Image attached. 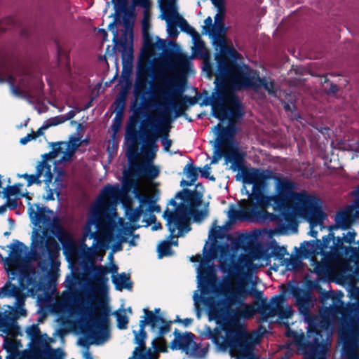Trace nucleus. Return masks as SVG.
<instances>
[{
	"instance_id": "obj_1",
	"label": "nucleus",
	"mask_w": 359,
	"mask_h": 359,
	"mask_svg": "<svg viewBox=\"0 0 359 359\" xmlns=\"http://www.w3.org/2000/svg\"><path fill=\"white\" fill-rule=\"evenodd\" d=\"M204 258L200 262L197 270V282L198 290L193 295L194 310L198 319L201 317L202 308L201 303L206 307L209 320L224 322L227 327L225 337L222 336L217 329L205 327L203 334L210 339L220 350L228 349L230 332L238 333L243 325L241 320L252 318L256 312L252 305L245 303L247 297L251 294L257 297L262 295V292L253 290L255 283H252L251 289L247 288L243 283L233 286L230 283L222 285L218 290L217 277L212 262L217 257V250L210 247L206 250L203 248Z\"/></svg>"
},
{
	"instance_id": "obj_2",
	"label": "nucleus",
	"mask_w": 359,
	"mask_h": 359,
	"mask_svg": "<svg viewBox=\"0 0 359 359\" xmlns=\"http://www.w3.org/2000/svg\"><path fill=\"white\" fill-rule=\"evenodd\" d=\"M351 296L359 299V287L351 290ZM332 304L322 308L318 315L311 314L310 309L313 306L316 298L309 292H304L296 296V304L303 321L307 325L309 355L307 359H326L328 355L327 342L324 333L329 337L332 332V326L341 316L340 335L345 348L348 342L355 351H359V302L348 303L344 306L341 297L332 296Z\"/></svg>"
},
{
	"instance_id": "obj_3",
	"label": "nucleus",
	"mask_w": 359,
	"mask_h": 359,
	"mask_svg": "<svg viewBox=\"0 0 359 359\" xmlns=\"http://www.w3.org/2000/svg\"><path fill=\"white\" fill-rule=\"evenodd\" d=\"M134 196L139 201L137 208H133L128 203L123 202L125 215L130 224L126 223L123 218L118 217L115 212L111 214L103 212L104 204L101 202L93 208V215L86 226V236L96 241L100 236L112 239L122 233L130 234L140 226L138 222L141 219L144 226L154 222L156 217L154 212H159L160 206L149 196L142 194L138 190H135ZM113 210L115 211V209L113 208Z\"/></svg>"
},
{
	"instance_id": "obj_4",
	"label": "nucleus",
	"mask_w": 359,
	"mask_h": 359,
	"mask_svg": "<svg viewBox=\"0 0 359 359\" xmlns=\"http://www.w3.org/2000/svg\"><path fill=\"white\" fill-rule=\"evenodd\" d=\"M297 184L287 177L276 179V194L271 196V205L275 211L279 212L280 221L292 223L294 221V215L288 205L289 201L294 203V207L300 212L309 215L313 222L320 221V201L314 195L309 194L305 190L297 192Z\"/></svg>"
},
{
	"instance_id": "obj_5",
	"label": "nucleus",
	"mask_w": 359,
	"mask_h": 359,
	"mask_svg": "<svg viewBox=\"0 0 359 359\" xmlns=\"http://www.w3.org/2000/svg\"><path fill=\"white\" fill-rule=\"evenodd\" d=\"M8 247L11 250L8 256L4 258L0 254V257L5 265L9 267L19 266L26 259L37 261L38 267L43 272H47L50 266L59 265L57 259L60 247L55 238L50 236L36 235L32 239L31 252H29L28 248L23 243L18 240H14Z\"/></svg>"
},
{
	"instance_id": "obj_6",
	"label": "nucleus",
	"mask_w": 359,
	"mask_h": 359,
	"mask_svg": "<svg viewBox=\"0 0 359 359\" xmlns=\"http://www.w3.org/2000/svg\"><path fill=\"white\" fill-rule=\"evenodd\" d=\"M169 204L175 209L171 211L167 208L163 217L166 221L170 240L175 236H184L191 230V217L195 221H201L207 215L206 211L197 210L201 205V196L195 191L182 189L170 201Z\"/></svg>"
},
{
	"instance_id": "obj_7",
	"label": "nucleus",
	"mask_w": 359,
	"mask_h": 359,
	"mask_svg": "<svg viewBox=\"0 0 359 359\" xmlns=\"http://www.w3.org/2000/svg\"><path fill=\"white\" fill-rule=\"evenodd\" d=\"M217 71L223 82L227 80L232 90L253 89L258 90L264 88L269 95H275L276 89L273 81L270 78L260 77L258 71L247 65L231 64L224 55H216Z\"/></svg>"
},
{
	"instance_id": "obj_8",
	"label": "nucleus",
	"mask_w": 359,
	"mask_h": 359,
	"mask_svg": "<svg viewBox=\"0 0 359 359\" xmlns=\"http://www.w3.org/2000/svg\"><path fill=\"white\" fill-rule=\"evenodd\" d=\"M8 281L0 287V298H15V314L25 316V296L22 290H27L33 293L39 289L38 276L33 267H22L20 269L6 268Z\"/></svg>"
},
{
	"instance_id": "obj_9",
	"label": "nucleus",
	"mask_w": 359,
	"mask_h": 359,
	"mask_svg": "<svg viewBox=\"0 0 359 359\" xmlns=\"http://www.w3.org/2000/svg\"><path fill=\"white\" fill-rule=\"evenodd\" d=\"M356 233L354 231H348L346 234L343 233L342 236H335L333 232H330L327 235L322 238V241L316 239L315 241H304L300 246V255L304 258L316 255H321V260L317 261L312 259V266H313L314 273L320 278L325 277L332 272L346 269V264L332 266L330 262L326 259L325 252L330 251V248L336 239L340 238L344 243L351 245L355 243Z\"/></svg>"
},
{
	"instance_id": "obj_10",
	"label": "nucleus",
	"mask_w": 359,
	"mask_h": 359,
	"mask_svg": "<svg viewBox=\"0 0 359 359\" xmlns=\"http://www.w3.org/2000/svg\"><path fill=\"white\" fill-rule=\"evenodd\" d=\"M220 80L221 86L217 83L215 91L212 92L211 96L206 97L203 100V104L206 106H211L212 115L223 121L226 118H231L233 119H241L243 117L244 113L242 104L238 97L229 92L224 86L221 78L218 75L215 81Z\"/></svg>"
},
{
	"instance_id": "obj_11",
	"label": "nucleus",
	"mask_w": 359,
	"mask_h": 359,
	"mask_svg": "<svg viewBox=\"0 0 359 359\" xmlns=\"http://www.w3.org/2000/svg\"><path fill=\"white\" fill-rule=\"evenodd\" d=\"M217 135L215 140L214 156L212 163L217 162L222 156L226 163H231L230 169L233 171L248 170L244 168L245 154L239 151L233 142V137L228 128L222 126L219 123L215 127Z\"/></svg>"
},
{
	"instance_id": "obj_12",
	"label": "nucleus",
	"mask_w": 359,
	"mask_h": 359,
	"mask_svg": "<svg viewBox=\"0 0 359 359\" xmlns=\"http://www.w3.org/2000/svg\"><path fill=\"white\" fill-rule=\"evenodd\" d=\"M114 8V18L108 29L113 34L114 46L123 53L126 50L128 43L132 44L133 22L127 16V0H111Z\"/></svg>"
},
{
	"instance_id": "obj_13",
	"label": "nucleus",
	"mask_w": 359,
	"mask_h": 359,
	"mask_svg": "<svg viewBox=\"0 0 359 359\" xmlns=\"http://www.w3.org/2000/svg\"><path fill=\"white\" fill-rule=\"evenodd\" d=\"M243 182L245 184H252V192L244 187L242 189L245 191V194L249 198H253L256 201V205L259 209H264L271 205V196H265L264 194L266 187L265 177L264 174L258 169L252 168L250 170H242Z\"/></svg>"
},
{
	"instance_id": "obj_14",
	"label": "nucleus",
	"mask_w": 359,
	"mask_h": 359,
	"mask_svg": "<svg viewBox=\"0 0 359 359\" xmlns=\"http://www.w3.org/2000/svg\"><path fill=\"white\" fill-rule=\"evenodd\" d=\"M228 348L236 359H255L254 348L259 341V336L248 333L245 327L240 328L238 333L230 332Z\"/></svg>"
},
{
	"instance_id": "obj_15",
	"label": "nucleus",
	"mask_w": 359,
	"mask_h": 359,
	"mask_svg": "<svg viewBox=\"0 0 359 359\" xmlns=\"http://www.w3.org/2000/svg\"><path fill=\"white\" fill-rule=\"evenodd\" d=\"M88 322L86 325L85 336L90 344L102 345L110 338L108 326L109 311L103 309L99 316H96L94 310H90L88 314Z\"/></svg>"
},
{
	"instance_id": "obj_16",
	"label": "nucleus",
	"mask_w": 359,
	"mask_h": 359,
	"mask_svg": "<svg viewBox=\"0 0 359 359\" xmlns=\"http://www.w3.org/2000/svg\"><path fill=\"white\" fill-rule=\"evenodd\" d=\"M285 302V298L283 294L278 295V302L276 304V316H277L279 320L287 328L285 336L292 339L294 344L299 349L304 351V353L309 355L308 339H305L304 332L302 330L299 332L294 331L289 327L290 325L289 320L292 317L294 311Z\"/></svg>"
},
{
	"instance_id": "obj_17",
	"label": "nucleus",
	"mask_w": 359,
	"mask_h": 359,
	"mask_svg": "<svg viewBox=\"0 0 359 359\" xmlns=\"http://www.w3.org/2000/svg\"><path fill=\"white\" fill-rule=\"evenodd\" d=\"M26 334L29 338V348L47 359H63L64 353L58 348L52 349L47 341V335L41 334L39 327L33 324L26 329Z\"/></svg>"
},
{
	"instance_id": "obj_18",
	"label": "nucleus",
	"mask_w": 359,
	"mask_h": 359,
	"mask_svg": "<svg viewBox=\"0 0 359 359\" xmlns=\"http://www.w3.org/2000/svg\"><path fill=\"white\" fill-rule=\"evenodd\" d=\"M162 319L159 317L154 316L151 313L148 312L147 316L144 320L140 321V330L139 332L133 331L135 334L134 341L138 345L140 351L137 353V359H158V353L152 350L151 348H146L145 339L147 333L144 330L145 326L149 325L151 330H154L156 326L162 323Z\"/></svg>"
},
{
	"instance_id": "obj_19",
	"label": "nucleus",
	"mask_w": 359,
	"mask_h": 359,
	"mask_svg": "<svg viewBox=\"0 0 359 359\" xmlns=\"http://www.w3.org/2000/svg\"><path fill=\"white\" fill-rule=\"evenodd\" d=\"M357 243L358 244V247L346 246L342 245L341 239H336L330 248V251L325 252L326 259L330 262L332 266L345 264L346 267L347 262L345 256L350 255L356 260L357 266L355 273L359 274V241Z\"/></svg>"
},
{
	"instance_id": "obj_20",
	"label": "nucleus",
	"mask_w": 359,
	"mask_h": 359,
	"mask_svg": "<svg viewBox=\"0 0 359 359\" xmlns=\"http://www.w3.org/2000/svg\"><path fill=\"white\" fill-rule=\"evenodd\" d=\"M286 255H287V248L279 246L275 241H271L268 246L262 243H257L251 248L252 257L254 260L261 262L262 265L270 264L272 257L282 264Z\"/></svg>"
},
{
	"instance_id": "obj_21",
	"label": "nucleus",
	"mask_w": 359,
	"mask_h": 359,
	"mask_svg": "<svg viewBox=\"0 0 359 359\" xmlns=\"http://www.w3.org/2000/svg\"><path fill=\"white\" fill-rule=\"evenodd\" d=\"M161 120L156 116H151L147 118V125L154 131L147 129L142 130L144 135L142 140V153L146 158L152 160L158 151V133L161 130Z\"/></svg>"
},
{
	"instance_id": "obj_22",
	"label": "nucleus",
	"mask_w": 359,
	"mask_h": 359,
	"mask_svg": "<svg viewBox=\"0 0 359 359\" xmlns=\"http://www.w3.org/2000/svg\"><path fill=\"white\" fill-rule=\"evenodd\" d=\"M158 75L161 79L160 81L163 83V85L158 88V93L163 98L165 111H174L176 114V116H177L180 115V104L176 100V98L180 96L182 90H180L178 92L177 89L174 88H171L167 90L166 86L172 87L175 86L176 83L175 79L170 77L165 72H160Z\"/></svg>"
},
{
	"instance_id": "obj_23",
	"label": "nucleus",
	"mask_w": 359,
	"mask_h": 359,
	"mask_svg": "<svg viewBox=\"0 0 359 359\" xmlns=\"http://www.w3.org/2000/svg\"><path fill=\"white\" fill-rule=\"evenodd\" d=\"M230 222L248 221L250 222H264L270 220L273 215L269 213L266 210H260L256 205L251 208L236 210L234 205L231 204L229 211L226 212Z\"/></svg>"
},
{
	"instance_id": "obj_24",
	"label": "nucleus",
	"mask_w": 359,
	"mask_h": 359,
	"mask_svg": "<svg viewBox=\"0 0 359 359\" xmlns=\"http://www.w3.org/2000/svg\"><path fill=\"white\" fill-rule=\"evenodd\" d=\"M89 273L91 281L86 282L83 290L87 295L95 296L98 294H104L107 291L108 269L102 265L93 266Z\"/></svg>"
},
{
	"instance_id": "obj_25",
	"label": "nucleus",
	"mask_w": 359,
	"mask_h": 359,
	"mask_svg": "<svg viewBox=\"0 0 359 359\" xmlns=\"http://www.w3.org/2000/svg\"><path fill=\"white\" fill-rule=\"evenodd\" d=\"M102 197H109L111 199H112L115 203H117L118 201H121L123 206V202L128 203L129 204V205L130 206V198L123 194L121 189L120 188L118 184H114V185L107 184V185L104 186L101 191V197L99 200H97L96 203H95L93 205V206L92 207L90 215L89 218L88 219L87 222L86 224V226L84 228V231H83V236L86 238H89L88 236H86V226H87L88 221L90 220V219L91 218V217L93 215V208L97 204H98L101 202L104 203V206L103 208V212H107L109 214H111L114 212L113 208H114L116 210L115 205H111V207L110 208V209L108 211L107 210V205L104 203V201H103ZM114 212L116 213V210Z\"/></svg>"
},
{
	"instance_id": "obj_26",
	"label": "nucleus",
	"mask_w": 359,
	"mask_h": 359,
	"mask_svg": "<svg viewBox=\"0 0 359 359\" xmlns=\"http://www.w3.org/2000/svg\"><path fill=\"white\" fill-rule=\"evenodd\" d=\"M242 248L240 239H232L230 244L219 246V262L221 268L224 269H235L238 263V253Z\"/></svg>"
},
{
	"instance_id": "obj_27",
	"label": "nucleus",
	"mask_w": 359,
	"mask_h": 359,
	"mask_svg": "<svg viewBox=\"0 0 359 359\" xmlns=\"http://www.w3.org/2000/svg\"><path fill=\"white\" fill-rule=\"evenodd\" d=\"M81 143L80 137H72L69 142H57L53 144V151L50 153L53 157H57L60 154L63 156L60 161L62 162L69 161L72 159L73 155Z\"/></svg>"
},
{
	"instance_id": "obj_28",
	"label": "nucleus",
	"mask_w": 359,
	"mask_h": 359,
	"mask_svg": "<svg viewBox=\"0 0 359 359\" xmlns=\"http://www.w3.org/2000/svg\"><path fill=\"white\" fill-rule=\"evenodd\" d=\"M355 200L353 206H348L345 210H340L337 212L334 218L335 225L337 228L347 229L351 224L352 219L350 213L352 210H355V215L359 217V187L355 190Z\"/></svg>"
},
{
	"instance_id": "obj_29",
	"label": "nucleus",
	"mask_w": 359,
	"mask_h": 359,
	"mask_svg": "<svg viewBox=\"0 0 359 359\" xmlns=\"http://www.w3.org/2000/svg\"><path fill=\"white\" fill-rule=\"evenodd\" d=\"M175 338L172 341L171 348L173 350H182L187 354L194 355L197 349V345L194 342V334L187 332L185 334H177V330L175 332Z\"/></svg>"
},
{
	"instance_id": "obj_30",
	"label": "nucleus",
	"mask_w": 359,
	"mask_h": 359,
	"mask_svg": "<svg viewBox=\"0 0 359 359\" xmlns=\"http://www.w3.org/2000/svg\"><path fill=\"white\" fill-rule=\"evenodd\" d=\"M52 180L51 165L45 161H41L36 166V173L29 175L27 178V186L29 187L32 184H41L43 182L48 187V184L51 183Z\"/></svg>"
},
{
	"instance_id": "obj_31",
	"label": "nucleus",
	"mask_w": 359,
	"mask_h": 359,
	"mask_svg": "<svg viewBox=\"0 0 359 359\" xmlns=\"http://www.w3.org/2000/svg\"><path fill=\"white\" fill-rule=\"evenodd\" d=\"M149 76L147 69L140 70L134 84V95L136 97H140L142 102L145 101V95L149 93L147 90V86L149 83Z\"/></svg>"
},
{
	"instance_id": "obj_32",
	"label": "nucleus",
	"mask_w": 359,
	"mask_h": 359,
	"mask_svg": "<svg viewBox=\"0 0 359 359\" xmlns=\"http://www.w3.org/2000/svg\"><path fill=\"white\" fill-rule=\"evenodd\" d=\"M160 311H161V309L159 308H156L154 309V312L149 311L147 308H144L143 309V312L144 313V315L142 317V318H143L142 320H144L146 316L148 314V312H150L154 316H157V317H159L160 318H161L162 321H163L162 323H161L156 326V328L154 330H151L152 332H156L157 334V338L154 339L151 343L154 348H157L156 340L161 339V338H163V336L165 334H167L170 331V323L168 322L165 321L163 319V318L160 316Z\"/></svg>"
},
{
	"instance_id": "obj_33",
	"label": "nucleus",
	"mask_w": 359,
	"mask_h": 359,
	"mask_svg": "<svg viewBox=\"0 0 359 359\" xmlns=\"http://www.w3.org/2000/svg\"><path fill=\"white\" fill-rule=\"evenodd\" d=\"M50 232L60 242L65 251L73 248L74 243L69 234L58 223L51 224Z\"/></svg>"
},
{
	"instance_id": "obj_34",
	"label": "nucleus",
	"mask_w": 359,
	"mask_h": 359,
	"mask_svg": "<svg viewBox=\"0 0 359 359\" xmlns=\"http://www.w3.org/2000/svg\"><path fill=\"white\" fill-rule=\"evenodd\" d=\"M161 11V18L165 21L179 20L181 18L177 11L176 0L168 1L167 4H160Z\"/></svg>"
},
{
	"instance_id": "obj_35",
	"label": "nucleus",
	"mask_w": 359,
	"mask_h": 359,
	"mask_svg": "<svg viewBox=\"0 0 359 359\" xmlns=\"http://www.w3.org/2000/svg\"><path fill=\"white\" fill-rule=\"evenodd\" d=\"M277 302L278 295H276L271 299L269 304L266 303V302H262L257 308L255 307V304H250L255 307L256 311L255 313H259L263 319L266 320L269 318L276 316V304ZM255 314L256 313H255Z\"/></svg>"
},
{
	"instance_id": "obj_36",
	"label": "nucleus",
	"mask_w": 359,
	"mask_h": 359,
	"mask_svg": "<svg viewBox=\"0 0 359 359\" xmlns=\"http://www.w3.org/2000/svg\"><path fill=\"white\" fill-rule=\"evenodd\" d=\"M8 345L13 346V349L7 359H47L35 351H32L31 348L29 351H20L13 343H8Z\"/></svg>"
},
{
	"instance_id": "obj_37",
	"label": "nucleus",
	"mask_w": 359,
	"mask_h": 359,
	"mask_svg": "<svg viewBox=\"0 0 359 359\" xmlns=\"http://www.w3.org/2000/svg\"><path fill=\"white\" fill-rule=\"evenodd\" d=\"M112 283L114 284L116 290L121 291L123 289L128 290H132L133 283L130 279L129 275L123 272L119 274L112 275Z\"/></svg>"
},
{
	"instance_id": "obj_38",
	"label": "nucleus",
	"mask_w": 359,
	"mask_h": 359,
	"mask_svg": "<svg viewBox=\"0 0 359 359\" xmlns=\"http://www.w3.org/2000/svg\"><path fill=\"white\" fill-rule=\"evenodd\" d=\"M28 212L30 219L35 225H39L41 223L43 224L46 221L50 222V219L44 214L43 208L39 206L36 207V210H35L33 207H29Z\"/></svg>"
},
{
	"instance_id": "obj_39",
	"label": "nucleus",
	"mask_w": 359,
	"mask_h": 359,
	"mask_svg": "<svg viewBox=\"0 0 359 359\" xmlns=\"http://www.w3.org/2000/svg\"><path fill=\"white\" fill-rule=\"evenodd\" d=\"M196 34V36H193L194 43V53L200 55L201 57L208 59L209 57V53L208 50L205 47L204 43L201 41L199 36Z\"/></svg>"
},
{
	"instance_id": "obj_40",
	"label": "nucleus",
	"mask_w": 359,
	"mask_h": 359,
	"mask_svg": "<svg viewBox=\"0 0 359 359\" xmlns=\"http://www.w3.org/2000/svg\"><path fill=\"white\" fill-rule=\"evenodd\" d=\"M145 163H130L128 170L124 171L126 174L130 176L138 178L144 173Z\"/></svg>"
},
{
	"instance_id": "obj_41",
	"label": "nucleus",
	"mask_w": 359,
	"mask_h": 359,
	"mask_svg": "<svg viewBox=\"0 0 359 359\" xmlns=\"http://www.w3.org/2000/svg\"><path fill=\"white\" fill-rule=\"evenodd\" d=\"M143 156L147 159V162L145 163L144 175H145L147 177L151 180L156 179L159 175V168L157 166L153 165V159L149 160V158H146L144 155Z\"/></svg>"
},
{
	"instance_id": "obj_42",
	"label": "nucleus",
	"mask_w": 359,
	"mask_h": 359,
	"mask_svg": "<svg viewBox=\"0 0 359 359\" xmlns=\"http://www.w3.org/2000/svg\"><path fill=\"white\" fill-rule=\"evenodd\" d=\"M122 190L124 192L133 191L134 194L135 190H138L137 188V184L134 180V178L129 175L123 172V179L122 181Z\"/></svg>"
},
{
	"instance_id": "obj_43",
	"label": "nucleus",
	"mask_w": 359,
	"mask_h": 359,
	"mask_svg": "<svg viewBox=\"0 0 359 359\" xmlns=\"http://www.w3.org/2000/svg\"><path fill=\"white\" fill-rule=\"evenodd\" d=\"M116 102H118L117 107H118V110L116 113L115 117L114 118V123L112 126V129L114 131V133H116L121 127L123 116V110L124 107L123 100H116Z\"/></svg>"
},
{
	"instance_id": "obj_44",
	"label": "nucleus",
	"mask_w": 359,
	"mask_h": 359,
	"mask_svg": "<svg viewBox=\"0 0 359 359\" xmlns=\"http://www.w3.org/2000/svg\"><path fill=\"white\" fill-rule=\"evenodd\" d=\"M281 264L285 265L288 271H297L301 269L302 266L301 259L297 257L285 259Z\"/></svg>"
},
{
	"instance_id": "obj_45",
	"label": "nucleus",
	"mask_w": 359,
	"mask_h": 359,
	"mask_svg": "<svg viewBox=\"0 0 359 359\" xmlns=\"http://www.w3.org/2000/svg\"><path fill=\"white\" fill-rule=\"evenodd\" d=\"M157 251L158 258L172 255L170 241H161L158 245Z\"/></svg>"
},
{
	"instance_id": "obj_46",
	"label": "nucleus",
	"mask_w": 359,
	"mask_h": 359,
	"mask_svg": "<svg viewBox=\"0 0 359 359\" xmlns=\"http://www.w3.org/2000/svg\"><path fill=\"white\" fill-rule=\"evenodd\" d=\"M212 4L217 8L218 13L215 16V25L223 23V13L224 12V0H211Z\"/></svg>"
},
{
	"instance_id": "obj_47",
	"label": "nucleus",
	"mask_w": 359,
	"mask_h": 359,
	"mask_svg": "<svg viewBox=\"0 0 359 359\" xmlns=\"http://www.w3.org/2000/svg\"><path fill=\"white\" fill-rule=\"evenodd\" d=\"M209 36L212 39V44L221 52L224 51L226 46L224 36L218 33H210Z\"/></svg>"
},
{
	"instance_id": "obj_48",
	"label": "nucleus",
	"mask_w": 359,
	"mask_h": 359,
	"mask_svg": "<svg viewBox=\"0 0 359 359\" xmlns=\"http://www.w3.org/2000/svg\"><path fill=\"white\" fill-rule=\"evenodd\" d=\"M320 212H321V213H322V215H323V216H322V219H320V221H319V222H315V223H314V222H313V221H311V220L310 219L309 215H308V214H306V213H305V212H301L304 216H305V217L307 218L308 221L309 222L310 227H311V230H310V231L309 232V234L311 236L313 237V238H317V236H318V231H316V230H314V228H315L316 226H318V225H322V224H323V222L324 219H325V217H326L325 214L322 211V210H321V209H320Z\"/></svg>"
},
{
	"instance_id": "obj_49",
	"label": "nucleus",
	"mask_w": 359,
	"mask_h": 359,
	"mask_svg": "<svg viewBox=\"0 0 359 359\" xmlns=\"http://www.w3.org/2000/svg\"><path fill=\"white\" fill-rule=\"evenodd\" d=\"M114 315L116 318L117 327L121 330L127 328L128 318L126 316V311L121 310L118 311H116L114 313Z\"/></svg>"
},
{
	"instance_id": "obj_50",
	"label": "nucleus",
	"mask_w": 359,
	"mask_h": 359,
	"mask_svg": "<svg viewBox=\"0 0 359 359\" xmlns=\"http://www.w3.org/2000/svg\"><path fill=\"white\" fill-rule=\"evenodd\" d=\"M346 342L345 348H342V357L344 359H359V351H355Z\"/></svg>"
},
{
	"instance_id": "obj_51",
	"label": "nucleus",
	"mask_w": 359,
	"mask_h": 359,
	"mask_svg": "<svg viewBox=\"0 0 359 359\" xmlns=\"http://www.w3.org/2000/svg\"><path fill=\"white\" fill-rule=\"evenodd\" d=\"M62 123V120L60 119V116H57L55 117H52L49 119L45 121L41 126V127L38 130V134L40 135L41 133V130H46L52 126H55L59 124Z\"/></svg>"
},
{
	"instance_id": "obj_52",
	"label": "nucleus",
	"mask_w": 359,
	"mask_h": 359,
	"mask_svg": "<svg viewBox=\"0 0 359 359\" xmlns=\"http://www.w3.org/2000/svg\"><path fill=\"white\" fill-rule=\"evenodd\" d=\"M133 5L139 6L144 8V20L143 25L145 27V23L147 18L149 15V9L150 7V1L149 0H132Z\"/></svg>"
},
{
	"instance_id": "obj_53",
	"label": "nucleus",
	"mask_w": 359,
	"mask_h": 359,
	"mask_svg": "<svg viewBox=\"0 0 359 359\" xmlns=\"http://www.w3.org/2000/svg\"><path fill=\"white\" fill-rule=\"evenodd\" d=\"M126 140L128 143L137 144V132L133 126H128L126 132Z\"/></svg>"
},
{
	"instance_id": "obj_54",
	"label": "nucleus",
	"mask_w": 359,
	"mask_h": 359,
	"mask_svg": "<svg viewBox=\"0 0 359 359\" xmlns=\"http://www.w3.org/2000/svg\"><path fill=\"white\" fill-rule=\"evenodd\" d=\"M184 172L191 182H194L198 179V170L192 164H187L184 168Z\"/></svg>"
},
{
	"instance_id": "obj_55",
	"label": "nucleus",
	"mask_w": 359,
	"mask_h": 359,
	"mask_svg": "<svg viewBox=\"0 0 359 359\" xmlns=\"http://www.w3.org/2000/svg\"><path fill=\"white\" fill-rule=\"evenodd\" d=\"M250 257L241 255L239 257H238V261H239L240 263L242 264L243 266L247 268L248 269H250L252 268L256 269V265L252 263V261L255 260L251 256V250L250 251Z\"/></svg>"
},
{
	"instance_id": "obj_56",
	"label": "nucleus",
	"mask_w": 359,
	"mask_h": 359,
	"mask_svg": "<svg viewBox=\"0 0 359 359\" xmlns=\"http://www.w3.org/2000/svg\"><path fill=\"white\" fill-rule=\"evenodd\" d=\"M165 22L168 34L170 36H177L179 34V31L177 30L178 20Z\"/></svg>"
},
{
	"instance_id": "obj_57",
	"label": "nucleus",
	"mask_w": 359,
	"mask_h": 359,
	"mask_svg": "<svg viewBox=\"0 0 359 359\" xmlns=\"http://www.w3.org/2000/svg\"><path fill=\"white\" fill-rule=\"evenodd\" d=\"M222 53H226L229 57L232 60L231 64H237L238 60H240V55L232 47L226 46L224 51Z\"/></svg>"
},
{
	"instance_id": "obj_58",
	"label": "nucleus",
	"mask_w": 359,
	"mask_h": 359,
	"mask_svg": "<svg viewBox=\"0 0 359 359\" xmlns=\"http://www.w3.org/2000/svg\"><path fill=\"white\" fill-rule=\"evenodd\" d=\"M178 26L180 27L181 30L182 32L191 34L192 32H194V29L192 27H191L187 21L181 17L178 20Z\"/></svg>"
},
{
	"instance_id": "obj_59",
	"label": "nucleus",
	"mask_w": 359,
	"mask_h": 359,
	"mask_svg": "<svg viewBox=\"0 0 359 359\" xmlns=\"http://www.w3.org/2000/svg\"><path fill=\"white\" fill-rule=\"evenodd\" d=\"M18 193V188L15 186H8L4 191V196L6 198H11L13 196L16 195Z\"/></svg>"
},
{
	"instance_id": "obj_60",
	"label": "nucleus",
	"mask_w": 359,
	"mask_h": 359,
	"mask_svg": "<svg viewBox=\"0 0 359 359\" xmlns=\"http://www.w3.org/2000/svg\"><path fill=\"white\" fill-rule=\"evenodd\" d=\"M137 154V148L136 144H133V143L128 144V149L126 152V155L129 159H132L135 157Z\"/></svg>"
},
{
	"instance_id": "obj_61",
	"label": "nucleus",
	"mask_w": 359,
	"mask_h": 359,
	"mask_svg": "<svg viewBox=\"0 0 359 359\" xmlns=\"http://www.w3.org/2000/svg\"><path fill=\"white\" fill-rule=\"evenodd\" d=\"M226 32V27L224 23H219L214 25L210 33H218L220 35L224 34Z\"/></svg>"
},
{
	"instance_id": "obj_62",
	"label": "nucleus",
	"mask_w": 359,
	"mask_h": 359,
	"mask_svg": "<svg viewBox=\"0 0 359 359\" xmlns=\"http://www.w3.org/2000/svg\"><path fill=\"white\" fill-rule=\"evenodd\" d=\"M79 111V109H76L75 110H70L66 114L63 116H60L62 122L64 123L66 121L70 120L73 118L77 112Z\"/></svg>"
},
{
	"instance_id": "obj_63",
	"label": "nucleus",
	"mask_w": 359,
	"mask_h": 359,
	"mask_svg": "<svg viewBox=\"0 0 359 359\" xmlns=\"http://www.w3.org/2000/svg\"><path fill=\"white\" fill-rule=\"evenodd\" d=\"M205 26L203 27V29L205 32V33H208L210 34V31L212 30L213 26H212V20L211 17H208L204 20Z\"/></svg>"
},
{
	"instance_id": "obj_64",
	"label": "nucleus",
	"mask_w": 359,
	"mask_h": 359,
	"mask_svg": "<svg viewBox=\"0 0 359 359\" xmlns=\"http://www.w3.org/2000/svg\"><path fill=\"white\" fill-rule=\"evenodd\" d=\"M6 208L8 207L11 210H14L18 207V201L16 198H7Z\"/></svg>"
}]
</instances>
